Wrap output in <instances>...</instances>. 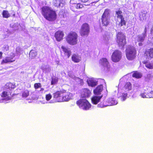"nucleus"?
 <instances>
[{"instance_id":"f257e3e1","label":"nucleus","mask_w":153,"mask_h":153,"mask_svg":"<svg viewBox=\"0 0 153 153\" xmlns=\"http://www.w3.org/2000/svg\"><path fill=\"white\" fill-rule=\"evenodd\" d=\"M70 93L67 90L62 89L53 93V99L56 102H62L68 101L71 99Z\"/></svg>"},{"instance_id":"f03ea898","label":"nucleus","mask_w":153,"mask_h":153,"mask_svg":"<svg viewBox=\"0 0 153 153\" xmlns=\"http://www.w3.org/2000/svg\"><path fill=\"white\" fill-rule=\"evenodd\" d=\"M42 14L47 20L52 21L56 19V14L55 12L49 7L44 6L42 8Z\"/></svg>"},{"instance_id":"7ed1b4c3","label":"nucleus","mask_w":153,"mask_h":153,"mask_svg":"<svg viewBox=\"0 0 153 153\" xmlns=\"http://www.w3.org/2000/svg\"><path fill=\"white\" fill-rule=\"evenodd\" d=\"M77 105L80 108L85 110H88L91 107V105L87 100L85 99H80L76 102Z\"/></svg>"},{"instance_id":"20e7f679","label":"nucleus","mask_w":153,"mask_h":153,"mask_svg":"<svg viewBox=\"0 0 153 153\" xmlns=\"http://www.w3.org/2000/svg\"><path fill=\"white\" fill-rule=\"evenodd\" d=\"M122 12L120 10L116 12V15L118 18L117 24L118 27L121 29H124L126 28V22L122 15Z\"/></svg>"},{"instance_id":"39448f33","label":"nucleus","mask_w":153,"mask_h":153,"mask_svg":"<svg viewBox=\"0 0 153 153\" xmlns=\"http://www.w3.org/2000/svg\"><path fill=\"white\" fill-rule=\"evenodd\" d=\"M77 37L78 35L76 33L72 32L68 35L66 38V40L70 45H74L77 43Z\"/></svg>"},{"instance_id":"423d86ee","label":"nucleus","mask_w":153,"mask_h":153,"mask_svg":"<svg viewBox=\"0 0 153 153\" xmlns=\"http://www.w3.org/2000/svg\"><path fill=\"white\" fill-rule=\"evenodd\" d=\"M126 56L127 58L132 60L136 57V51L134 47L128 45L126 50Z\"/></svg>"},{"instance_id":"0eeeda50","label":"nucleus","mask_w":153,"mask_h":153,"mask_svg":"<svg viewBox=\"0 0 153 153\" xmlns=\"http://www.w3.org/2000/svg\"><path fill=\"white\" fill-rule=\"evenodd\" d=\"M117 42L119 46L121 47L122 49L126 43V37L124 34L121 32H119L117 35Z\"/></svg>"},{"instance_id":"6e6552de","label":"nucleus","mask_w":153,"mask_h":153,"mask_svg":"<svg viewBox=\"0 0 153 153\" xmlns=\"http://www.w3.org/2000/svg\"><path fill=\"white\" fill-rule=\"evenodd\" d=\"M110 16L109 10L106 9L103 13L101 18V22L103 26H107L109 23Z\"/></svg>"},{"instance_id":"1a4fd4ad","label":"nucleus","mask_w":153,"mask_h":153,"mask_svg":"<svg viewBox=\"0 0 153 153\" xmlns=\"http://www.w3.org/2000/svg\"><path fill=\"white\" fill-rule=\"evenodd\" d=\"M146 32L147 27L146 26L143 32L141 34L138 35L135 37V40L139 42V46H142L143 45V42L147 36Z\"/></svg>"},{"instance_id":"9d476101","label":"nucleus","mask_w":153,"mask_h":153,"mask_svg":"<svg viewBox=\"0 0 153 153\" xmlns=\"http://www.w3.org/2000/svg\"><path fill=\"white\" fill-rule=\"evenodd\" d=\"M90 28L88 25L86 23L83 24L80 31L81 35L82 36H88Z\"/></svg>"},{"instance_id":"9b49d317","label":"nucleus","mask_w":153,"mask_h":153,"mask_svg":"<svg viewBox=\"0 0 153 153\" xmlns=\"http://www.w3.org/2000/svg\"><path fill=\"white\" fill-rule=\"evenodd\" d=\"M121 53L118 50L115 51L112 53L111 59L113 61L117 62L119 61L121 58Z\"/></svg>"},{"instance_id":"f8f14e48","label":"nucleus","mask_w":153,"mask_h":153,"mask_svg":"<svg viewBox=\"0 0 153 153\" xmlns=\"http://www.w3.org/2000/svg\"><path fill=\"white\" fill-rule=\"evenodd\" d=\"M100 63L105 68V70L109 71L110 70V66L107 59L105 58H103L100 60Z\"/></svg>"},{"instance_id":"ddd939ff","label":"nucleus","mask_w":153,"mask_h":153,"mask_svg":"<svg viewBox=\"0 0 153 153\" xmlns=\"http://www.w3.org/2000/svg\"><path fill=\"white\" fill-rule=\"evenodd\" d=\"M91 94V92L88 89L84 88L82 89L81 92V97L83 98L89 97Z\"/></svg>"},{"instance_id":"4468645a","label":"nucleus","mask_w":153,"mask_h":153,"mask_svg":"<svg viewBox=\"0 0 153 153\" xmlns=\"http://www.w3.org/2000/svg\"><path fill=\"white\" fill-rule=\"evenodd\" d=\"M10 27L13 28V30H23L25 29V26L24 25H20L18 23H15L14 24H11L10 25Z\"/></svg>"},{"instance_id":"2eb2a0df","label":"nucleus","mask_w":153,"mask_h":153,"mask_svg":"<svg viewBox=\"0 0 153 153\" xmlns=\"http://www.w3.org/2000/svg\"><path fill=\"white\" fill-rule=\"evenodd\" d=\"M10 55L11 56V57H6L4 59H3L2 61L1 64L9 62H13L15 60V59H13V58L15 56V54L13 53H11Z\"/></svg>"},{"instance_id":"dca6fc26","label":"nucleus","mask_w":153,"mask_h":153,"mask_svg":"<svg viewBox=\"0 0 153 153\" xmlns=\"http://www.w3.org/2000/svg\"><path fill=\"white\" fill-rule=\"evenodd\" d=\"M64 36L63 32L61 30L56 31L54 34V36L58 41H60L62 39Z\"/></svg>"},{"instance_id":"f3484780","label":"nucleus","mask_w":153,"mask_h":153,"mask_svg":"<svg viewBox=\"0 0 153 153\" xmlns=\"http://www.w3.org/2000/svg\"><path fill=\"white\" fill-rule=\"evenodd\" d=\"M103 86L100 85L97 86L94 90L93 92L95 95H99L101 94V93L103 90Z\"/></svg>"},{"instance_id":"a211bd4d","label":"nucleus","mask_w":153,"mask_h":153,"mask_svg":"<svg viewBox=\"0 0 153 153\" xmlns=\"http://www.w3.org/2000/svg\"><path fill=\"white\" fill-rule=\"evenodd\" d=\"M94 96L91 98V102L94 105L97 104L100 102V99L103 97L102 94L99 96Z\"/></svg>"},{"instance_id":"6ab92c4d","label":"nucleus","mask_w":153,"mask_h":153,"mask_svg":"<svg viewBox=\"0 0 153 153\" xmlns=\"http://www.w3.org/2000/svg\"><path fill=\"white\" fill-rule=\"evenodd\" d=\"M1 96L2 97L5 98L6 100H11L13 97L11 93H10L9 94H8L7 92L5 91H3L1 94Z\"/></svg>"},{"instance_id":"aec40b11","label":"nucleus","mask_w":153,"mask_h":153,"mask_svg":"<svg viewBox=\"0 0 153 153\" xmlns=\"http://www.w3.org/2000/svg\"><path fill=\"white\" fill-rule=\"evenodd\" d=\"M53 4L56 7H63L65 4L63 0H54Z\"/></svg>"},{"instance_id":"412c9836","label":"nucleus","mask_w":153,"mask_h":153,"mask_svg":"<svg viewBox=\"0 0 153 153\" xmlns=\"http://www.w3.org/2000/svg\"><path fill=\"white\" fill-rule=\"evenodd\" d=\"M87 81L88 85L91 87H94L97 84V82L94 80L93 78H89Z\"/></svg>"},{"instance_id":"4be33fe9","label":"nucleus","mask_w":153,"mask_h":153,"mask_svg":"<svg viewBox=\"0 0 153 153\" xmlns=\"http://www.w3.org/2000/svg\"><path fill=\"white\" fill-rule=\"evenodd\" d=\"M61 48L64 52L65 55L67 56L68 58H69L71 54L70 49L63 46L61 47Z\"/></svg>"},{"instance_id":"5701e85b","label":"nucleus","mask_w":153,"mask_h":153,"mask_svg":"<svg viewBox=\"0 0 153 153\" xmlns=\"http://www.w3.org/2000/svg\"><path fill=\"white\" fill-rule=\"evenodd\" d=\"M123 88L126 91L131 90L132 89V84L129 82H126L125 83Z\"/></svg>"},{"instance_id":"b1692460","label":"nucleus","mask_w":153,"mask_h":153,"mask_svg":"<svg viewBox=\"0 0 153 153\" xmlns=\"http://www.w3.org/2000/svg\"><path fill=\"white\" fill-rule=\"evenodd\" d=\"M72 60L75 62H79L81 59V57L77 54H74L72 56Z\"/></svg>"},{"instance_id":"393cba45","label":"nucleus","mask_w":153,"mask_h":153,"mask_svg":"<svg viewBox=\"0 0 153 153\" xmlns=\"http://www.w3.org/2000/svg\"><path fill=\"white\" fill-rule=\"evenodd\" d=\"M133 72H131V73H128L127 74L126 76H142V74L140 72L136 71L133 73ZM126 76V75H125Z\"/></svg>"},{"instance_id":"a878e982","label":"nucleus","mask_w":153,"mask_h":153,"mask_svg":"<svg viewBox=\"0 0 153 153\" xmlns=\"http://www.w3.org/2000/svg\"><path fill=\"white\" fill-rule=\"evenodd\" d=\"M146 54L148 59L153 58V48L150 49L148 51H146Z\"/></svg>"},{"instance_id":"bb28decb","label":"nucleus","mask_w":153,"mask_h":153,"mask_svg":"<svg viewBox=\"0 0 153 153\" xmlns=\"http://www.w3.org/2000/svg\"><path fill=\"white\" fill-rule=\"evenodd\" d=\"M37 55V53L36 51L33 50H31L29 54V57L31 59L35 58Z\"/></svg>"},{"instance_id":"cd10ccee","label":"nucleus","mask_w":153,"mask_h":153,"mask_svg":"<svg viewBox=\"0 0 153 153\" xmlns=\"http://www.w3.org/2000/svg\"><path fill=\"white\" fill-rule=\"evenodd\" d=\"M5 88L7 89H10V90L12 89L15 88L16 86L14 84H13L10 82H9L7 83L5 85Z\"/></svg>"},{"instance_id":"c85d7f7f","label":"nucleus","mask_w":153,"mask_h":153,"mask_svg":"<svg viewBox=\"0 0 153 153\" xmlns=\"http://www.w3.org/2000/svg\"><path fill=\"white\" fill-rule=\"evenodd\" d=\"M41 68L44 71L48 72L50 71L51 69L48 65H43L41 66Z\"/></svg>"},{"instance_id":"c756f323","label":"nucleus","mask_w":153,"mask_h":153,"mask_svg":"<svg viewBox=\"0 0 153 153\" xmlns=\"http://www.w3.org/2000/svg\"><path fill=\"white\" fill-rule=\"evenodd\" d=\"M146 13H143V12H141L139 14V19L141 21H143L146 19Z\"/></svg>"},{"instance_id":"7c9ffc66","label":"nucleus","mask_w":153,"mask_h":153,"mask_svg":"<svg viewBox=\"0 0 153 153\" xmlns=\"http://www.w3.org/2000/svg\"><path fill=\"white\" fill-rule=\"evenodd\" d=\"M23 50L22 48L20 47H18L16 49V56H19L22 53H23Z\"/></svg>"},{"instance_id":"2f4dec72","label":"nucleus","mask_w":153,"mask_h":153,"mask_svg":"<svg viewBox=\"0 0 153 153\" xmlns=\"http://www.w3.org/2000/svg\"><path fill=\"white\" fill-rule=\"evenodd\" d=\"M120 96L119 97L120 98L121 100L123 101H125L127 97L128 94L126 93H122L120 94Z\"/></svg>"},{"instance_id":"473e14b6","label":"nucleus","mask_w":153,"mask_h":153,"mask_svg":"<svg viewBox=\"0 0 153 153\" xmlns=\"http://www.w3.org/2000/svg\"><path fill=\"white\" fill-rule=\"evenodd\" d=\"M58 78L57 77H52L51 84L52 85H55L58 82Z\"/></svg>"},{"instance_id":"72a5a7b5","label":"nucleus","mask_w":153,"mask_h":153,"mask_svg":"<svg viewBox=\"0 0 153 153\" xmlns=\"http://www.w3.org/2000/svg\"><path fill=\"white\" fill-rule=\"evenodd\" d=\"M2 16L4 18H8L10 16V15L8 11L4 10L2 13Z\"/></svg>"},{"instance_id":"f704fd0d","label":"nucleus","mask_w":153,"mask_h":153,"mask_svg":"<svg viewBox=\"0 0 153 153\" xmlns=\"http://www.w3.org/2000/svg\"><path fill=\"white\" fill-rule=\"evenodd\" d=\"M29 94V92L27 90L24 91L22 93V96L23 97H27Z\"/></svg>"},{"instance_id":"c9c22d12","label":"nucleus","mask_w":153,"mask_h":153,"mask_svg":"<svg viewBox=\"0 0 153 153\" xmlns=\"http://www.w3.org/2000/svg\"><path fill=\"white\" fill-rule=\"evenodd\" d=\"M145 65L148 68L150 69H152L153 68V65L152 63L147 62L145 64Z\"/></svg>"},{"instance_id":"e433bc0d","label":"nucleus","mask_w":153,"mask_h":153,"mask_svg":"<svg viewBox=\"0 0 153 153\" xmlns=\"http://www.w3.org/2000/svg\"><path fill=\"white\" fill-rule=\"evenodd\" d=\"M73 6L75 7L77 9L82 8L83 7V5L79 3L73 4Z\"/></svg>"},{"instance_id":"4c0bfd02","label":"nucleus","mask_w":153,"mask_h":153,"mask_svg":"<svg viewBox=\"0 0 153 153\" xmlns=\"http://www.w3.org/2000/svg\"><path fill=\"white\" fill-rule=\"evenodd\" d=\"M103 40L105 42H107L109 40L110 38L108 35L105 34L103 36Z\"/></svg>"},{"instance_id":"58836bf2","label":"nucleus","mask_w":153,"mask_h":153,"mask_svg":"<svg viewBox=\"0 0 153 153\" xmlns=\"http://www.w3.org/2000/svg\"><path fill=\"white\" fill-rule=\"evenodd\" d=\"M51 97L52 95L50 93L46 95L45 98L47 101H49L50 100V99L51 98Z\"/></svg>"},{"instance_id":"ea45409f","label":"nucleus","mask_w":153,"mask_h":153,"mask_svg":"<svg viewBox=\"0 0 153 153\" xmlns=\"http://www.w3.org/2000/svg\"><path fill=\"white\" fill-rule=\"evenodd\" d=\"M147 98H153V91H152L147 94Z\"/></svg>"},{"instance_id":"a19ab883","label":"nucleus","mask_w":153,"mask_h":153,"mask_svg":"<svg viewBox=\"0 0 153 153\" xmlns=\"http://www.w3.org/2000/svg\"><path fill=\"white\" fill-rule=\"evenodd\" d=\"M41 86V84L40 83H36L34 84V87L35 89H37Z\"/></svg>"},{"instance_id":"79ce46f5","label":"nucleus","mask_w":153,"mask_h":153,"mask_svg":"<svg viewBox=\"0 0 153 153\" xmlns=\"http://www.w3.org/2000/svg\"><path fill=\"white\" fill-rule=\"evenodd\" d=\"M2 48L4 51H7L9 50V46L7 45H4Z\"/></svg>"},{"instance_id":"37998d69","label":"nucleus","mask_w":153,"mask_h":153,"mask_svg":"<svg viewBox=\"0 0 153 153\" xmlns=\"http://www.w3.org/2000/svg\"><path fill=\"white\" fill-rule=\"evenodd\" d=\"M140 96L143 98H147V94L146 93H143L140 94Z\"/></svg>"},{"instance_id":"c03bdc74","label":"nucleus","mask_w":153,"mask_h":153,"mask_svg":"<svg viewBox=\"0 0 153 153\" xmlns=\"http://www.w3.org/2000/svg\"><path fill=\"white\" fill-rule=\"evenodd\" d=\"M98 106L99 107L102 108V107H105V105H103L101 103H100L98 104Z\"/></svg>"},{"instance_id":"a18cd8bd","label":"nucleus","mask_w":153,"mask_h":153,"mask_svg":"<svg viewBox=\"0 0 153 153\" xmlns=\"http://www.w3.org/2000/svg\"><path fill=\"white\" fill-rule=\"evenodd\" d=\"M83 2H87L88 0H81Z\"/></svg>"},{"instance_id":"49530a36","label":"nucleus","mask_w":153,"mask_h":153,"mask_svg":"<svg viewBox=\"0 0 153 153\" xmlns=\"http://www.w3.org/2000/svg\"><path fill=\"white\" fill-rule=\"evenodd\" d=\"M2 53L1 52H0V58L2 56Z\"/></svg>"},{"instance_id":"de8ad7c7","label":"nucleus","mask_w":153,"mask_h":153,"mask_svg":"<svg viewBox=\"0 0 153 153\" xmlns=\"http://www.w3.org/2000/svg\"><path fill=\"white\" fill-rule=\"evenodd\" d=\"M135 77L137 78H140L141 77Z\"/></svg>"}]
</instances>
